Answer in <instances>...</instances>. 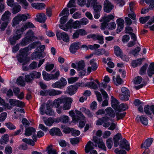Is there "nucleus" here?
I'll list each match as a JSON object with an SVG mask.
<instances>
[{
    "instance_id": "f257e3e1",
    "label": "nucleus",
    "mask_w": 154,
    "mask_h": 154,
    "mask_svg": "<svg viewBox=\"0 0 154 154\" xmlns=\"http://www.w3.org/2000/svg\"><path fill=\"white\" fill-rule=\"evenodd\" d=\"M111 98L112 99V106L116 111L120 112L128 109V106L126 104L122 103L119 105L118 101L113 96H111Z\"/></svg>"
},
{
    "instance_id": "f03ea898",
    "label": "nucleus",
    "mask_w": 154,
    "mask_h": 154,
    "mask_svg": "<svg viewBox=\"0 0 154 154\" xmlns=\"http://www.w3.org/2000/svg\"><path fill=\"white\" fill-rule=\"evenodd\" d=\"M27 19V17L25 14H19L16 16L13 19L12 24L13 26L18 24L21 21H24Z\"/></svg>"
},
{
    "instance_id": "7ed1b4c3",
    "label": "nucleus",
    "mask_w": 154,
    "mask_h": 154,
    "mask_svg": "<svg viewBox=\"0 0 154 154\" xmlns=\"http://www.w3.org/2000/svg\"><path fill=\"white\" fill-rule=\"evenodd\" d=\"M67 84V82L66 79L63 77H61L59 81L53 83L51 86L53 88L62 89L66 86Z\"/></svg>"
},
{
    "instance_id": "20e7f679",
    "label": "nucleus",
    "mask_w": 154,
    "mask_h": 154,
    "mask_svg": "<svg viewBox=\"0 0 154 154\" xmlns=\"http://www.w3.org/2000/svg\"><path fill=\"white\" fill-rule=\"evenodd\" d=\"M109 120V117L105 116L99 119L96 122V124L97 125H103V126L105 128L108 127L110 125V123L108 121Z\"/></svg>"
},
{
    "instance_id": "39448f33",
    "label": "nucleus",
    "mask_w": 154,
    "mask_h": 154,
    "mask_svg": "<svg viewBox=\"0 0 154 154\" xmlns=\"http://www.w3.org/2000/svg\"><path fill=\"white\" fill-rule=\"evenodd\" d=\"M56 35L58 40H60L62 39L66 42L69 41V36L66 32H61L60 31H57Z\"/></svg>"
},
{
    "instance_id": "423d86ee",
    "label": "nucleus",
    "mask_w": 154,
    "mask_h": 154,
    "mask_svg": "<svg viewBox=\"0 0 154 154\" xmlns=\"http://www.w3.org/2000/svg\"><path fill=\"white\" fill-rule=\"evenodd\" d=\"M87 38L88 39L92 38L94 40H97L99 41V42L101 44L104 43L103 36L98 34H89L87 36Z\"/></svg>"
},
{
    "instance_id": "0eeeda50",
    "label": "nucleus",
    "mask_w": 154,
    "mask_h": 154,
    "mask_svg": "<svg viewBox=\"0 0 154 154\" xmlns=\"http://www.w3.org/2000/svg\"><path fill=\"white\" fill-rule=\"evenodd\" d=\"M21 36V34L20 32V30H17L15 34L13 36H11L9 40L10 44L13 45L16 42V41L20 38Z\"/></svg>"
},
{
    "instance_id": "6e6552de",
    "label": "nucleus",
    "mask_w": 154,
    "mask_h": 154,
    "mask_svg": "<svg viewBox=\"0 0 154 154\" xmlns=\"http://www.w3.org/2000/svg\"><path fill=\"white\" fill-rule=\"evenodd\" d=\"M10 105L12 106H17L18 107H23L25 106L24 103L21 101L14 99H11L9 100Z\"/></svg>"
},
{
    "instance_id": "1a4fd4ad",
    "label": "nucleus",
    "mask_w": 154,
    "mask_h": 154,
    "mask_svg": "<svg viewBox=\"0 0 154 154\" xmlns=\"http://www.w3.org/2000/svg\"><path fill=\"white\" fill-rule=\"evenodd\" d=\"M65 101L63 103H64L63 109L64 110H68L71 107V104L72 102V99L70 97H65Z\"/></svg>"
},
{
    "instance_id": "9d476101",
    "label": "nucleus",
    "mask_w": 154,
    "mask_h": 154,
    "mask_svg": "<svg viewBox=\"0 0 154 154\" xmlns=\"http://www.w3.org/2000/svg\"><path fill=\"white\" fill-rule=\"evenodd\" d=\"M80 45V43L78 42H75L72 43L69 48L70 52L72 54L75 53L79 49Z\"/></svg>"
},
{
    "instance_id": "9b49d317",
    "label": "nucleus",
    "mask_w": 154,
    "mask_h": 154,
    "mask_svg": "<svg viewBox=\"0 0 154 154\" xmlns=\"http://www.w3.org/2000/svg\"><path fill=\"white\" fill-rule=\"evenodd\" d=\"M93 140L95 143L98 144V146L99 148L104 150L106 151V148L105 145L101 139H98L96 137H94Z\"/></svg>"
},
{
    "instance_id": "f8f14e48",
    "label": "nucleus",
    "mask_w": 154,
    "mask_h": 154,
    "mask_svg": "<svg viewBox=\"0 0 154 154\" xmlns=\"http://www.w3.org/2000/svg\"><path fill=\"white\" fill-rule=\"evenodd\" d=\"M103 5L104 10L107 13L110 12L113 7L111 3L108 0L105 1Z\"/></svg>"
},
{
    "instance_id": "ddd939ff",
    "label": "nucleus",
    "mask_w": 154,
    "mask_h": 154,
    "mask_svg": "<svg viewBox=\"0 0 154 154\" xmlns=\"http://www.w3.org/2000/svg\"><path fill=\"white\" fill-rule=\"evenodd\" d=\"M119 146L120 148L125 149L127 151H129L130 149L129 144L125 139L120 141Z\"/></svg>"
},
{
    "instance_id": "4468645a",
    "label": "nucleus",
    "mask_w": 154,
    "mask_h": 154,
    "mask_svg": "<svg viewBox=\"0 0 154 154\" xmlns=\"http://www.w3.org/2000/svg\"><path fill=\"white\" fill-rule=\"evenodd\" d=\"M36 17L35 20L41 23H44L47 18L46 15L43 13H38L36 16Z\"/></svg>"
},
{
    "instance_id": "2eb2a0df",
    "label": "nucleus",
    "mask_w": 154,
    "mask_h": 154,
    "mask_svg": "<svg viewBox=\"0 0 154 154\" xmlns=\"http://www.w3.org/2000/svg\"><path fill=\"white\" fill-rule=\"evenodd\" d=\"M114 18V16L112 14L108 15L105 18V20L101 23V29H104L105 26L107 25V23Z\"/></svg>"
},
{
    "instance_id": "dca6fc26",
    "label": "nucleus",
    "mask_w": 154,
    "mask_h": 154,
    "mask_svg": "<svg viewBox=\"0 0 154 154\" xmlns=\"http://www.w3.org/2000/svg\"><path fill=\"white\" fill-rule=\"evenodd\" d=\"M116 22L118 26L116 30L117 32H121L123 29L124 23V21L123 19L121 18H119L117 20Z\"/></svg>"
},
{
    "instance_id": "f3484780",
    "label": "nucleus",
    "mask_w": 154,
    "mask_h": 154,
    "mask_svg": "<svg viewBox=\"0 0 154 154\" xmlns=\"http://www.w3.org/2000/svg\"><path fill=\"white\" fill-rule=\"evenodd\" d=\"M48 95L53 96L58 95L62 93V91L59 90H57L54 89L48 90Z\"/></svg>"
},
{
    "instance_id": "a211bd4d",
    "label": "nucleus",
    "mask_w": 154,
    "mask_h": 154,
    "mask_svg": "<svg viewBox=\"0 0 154 154\" xmlns=\"http://www.w3.org/2000/svg\"><path fill=\"white\" fill-rule=\"evenodd\" d=\"M153 139L152 138L147 139L141 145V148H147L151 146L153 141Z\"/></svg>"
},
{
    "instance_id": "6ab92c4d",
    "label": "nucleus",
    "mask_w": 154,
    "mask_h": 154,
    "mask_svg": "<svg viewBox=\"0 0 154 154\" xmlns=\"http://www.w3.org/2000/svg\"><path fill=\"white\" fill-rule=\"evenodd\" d=\"M49 133L52 136L56 135L60 136L62 134L60 129L57 128H54L51 129L49 131Z\"/></svg>"
},
{
    "instance_id": "aec40b11",
    "label": "nucleus",
    "mask_w": 154,
    "mask_h": 154,
    "mask_svg": "<svg viewBox=\"0 0 154 154\" xmlns=\"http://www.w3.org/2000/svg\"><path fill=\"white\" fill-rule=\"evenodd\" d=\"M122 138V136L120 133H118L114 136L113 140L115 146L117 147L118 146L119 144V141Z\"/></svg>"
},
{
    "instance_id": "412c9836",
    "label": "nucleus",
    "mask_w": 154,
    "mask_h": 154,
    "mask_svg": "<svg viewBox=\"0 0 154 154\" xmlns=\"http://www.w3.org/2000/svg\"><path fill=\"white\" fill-rule=\"evenodd\" d=\"M26 37L32 41H34L35 39H38V37H35L34 35V33L31 30H29L27 32Z\"/></svg>"
},
{
    "instance_id": "4be33fe9",
    "label": "nucleus",
    "mask_w": 154,
    "mask_h": 154,
    "mask_svg": "<svg viewBox=\"0 0 154 154\" xmlns=\"http://www.w3.org/2000/svg\"><path fill=\"white\" fill-rule=\"evenodd\" d=\"M65 97L64 98H59L55 100L53 102L54 106L56 108H58L60 104L63 103L65 101Z\"/></svg>"
},
{
    "instance_id": "5701e85b",
    "label": "nucleus",
    "mask_w": 154,
    "mask_h": 154,
    "mask_svg": "<svg viewBox=\"0 0 154 154\" xmlns=\"http://www.w3.org/2000/svg\"><path fill=\"white\" fill-rule=\"evenodd\" d=\"M34 27V25L32 23L28 22L25 23L21 28L20 30L21 32H23L28 28H32Z\"/></svg>"
},
{
    "instance_id": "b1692460",
    "label": "nucleus",
    "mask_w": 154,
    "mask_h": 154,
    "mask_svg": "<svg viewBox=\"0 0 154 154\" xmlns=\"http://www.w3.org/2000/svg\"><path fill=\"white\" fill-rule=\"evenodd\" d=\"M36 131L35 128L33 127H29L26 129L24 134L27 136H29L34 134Z\"/></svg>"
},
{
    "instance_id": "393cba45",
    "label": "nucleus",
    "mask_w": 154,
    "mask_h": 154,
    "mask_svg": "<svg viewBox=\"0 0 154 154\" xmlns=\"http://www.w3.org/2000/svg\"><path fill=\"white\" fill-rule=\"evenodd\" d=\"M31 5L33 8L40 10L44 9L45 6V4L43 3H32Z\"/></svg>"
},
{
    "instance_id": "a878e982",
    "label": "nucleus",
    "mask_w": 154,
    "mask_h": 154,
    "mask_svg": "<svg viewBox=\"0 0 154 154\" xmlns=\"http://www.w3.org/2000/svg\"><path fill=\"white\" fill-rule=\"evenodd\" d=\"M147 74L150 77H151L154 74V63H152L149 65L147 70Z\"/></svg>"
},
{
    "instance_id": "bb28decb",
    "label": "nucleus",
    "mask_w": 154,
    "mask_h": 154,
    "mask_svg": "<svg viewBox=\"0 0 154 154\" xmlns=\"http://www.w3.org/2000/svg\"><path fill=\"white\" fill-rule=\"evenodd\" d=\"M94 144L91 141L88 142L85 148V152L87 153L89 152L91 150L94 149Z\"/></svg>"
},
{
    "instance_id": "cd10ccee",
    "label": "nucleus",
    "mask_w": 154,
    "mask_h": 154,
    "mask_svg": "<svg viewBox=\"0 0 154 154\" xmlns=\"http://www.w3.org/2000/svg\"><path fill=\"white\" fill-rule=\"evenodd\" d=\"M68 88L67 92L70 95L75 94L77 90L76 87L72 85L69 86Z\"/></svg>"
},
{
    "instance_id": "c85d7f7f",
    "label": "nucleus",
    "mask_w": 154,
    "mask_h": 154,
    "mask_svg": "<svg viewBox=\"0 0 154 154\" xmlns=\"http://www.w3.org/2000/svg\"><path fill=\"white\" fill-rule=\"evenodd\" d=\"M46 151L47 152V154H57L56 149L53 148L52 145L48 146L47 148Z\"/></svg>"
},
{
    "instance_id": "c756f323",
    "label": "nucleus",
    "mask_w": 154,
    "mask_h": 154,
    "mask_svg": "<svg viewBox=\"0 0 154 154\" xmlns=\"http://www.w3.org/2000/svg\"><path fill=\"white\" fill-rule=\"evenodd\" d=\"M8 134H5L0 139V143L2 144H5L8 141Z\"/></svg>"
},
{
    "instance_id": "7c9ffc66",
    "label": "nucleus",
    "mask_w": 154,
    "mask_h": 154,
    "mask_svg": "<svg viewBox=\"0 0 154 154\" xmlns=\"http://www.w3.org/2000/svg\"><path fill=\"white\" fill-rule=\"evenodd\" d=\"M29 51V48L26 47L23 49H21L20 51V53L19 55L22 56L23 57L26 58L27 56V53Z\"/></svg>"
},
{
    "instance_id": "2f4dec72",
    "label": "nucleus",
    "mask_w": 154,
    "mask_h": 154,
    "mask_svg": "<svg viewBox=\"0 0 154 154\" xmlns=\"http://www.w3.org/2000/svg\"><path fill=\"white\" fill-rule=\"evenodd\" d=\"M105 110L107 113L111 117L114 118L115 117V112L112 108L108 107Z\"/></svg>"
},
{
    "instance_id": "473e14b6",
    "label": "nucleus",
    "mask_w": 154,
    "mask_h": 154,
    "mask_svg": "<svg viewBox=\"0 0 154 154\" xmlns=\"http://www.w3.org/2000/svg\"><path fill=\"white\" fill-rule=\"evenodd\" d=\"M91 7H92L93 8L94 12H100L102 8L101 5L98 3L93 5Z\"/></svg>"
},
{
    "instance_id": "72a5a7b5",
    "label": "nucleus",
    "mask_w": 154,
    "mask_h": 154,
    "mask_svg": "<svg viewBox=\"0 0 154 154\" xmlns=\"http://www.w3.org/2000/svg\"><path fill=\"white\" fill-rule=\"evenodd\" d=\"M13 7L12 13L14 14H16L18 13L21 10V7L17 3Z\"/></svg>"
},
{
    "instance_id": "f704fd0d",
    "label": "nucleus",
    "mask_w": 154,
    "mask_h": 154,
    "mask_svg": "<svg viewBox=\"0 0 154 154\" xmlns=\"http://www.w3.org/2000/svg\"><path fill=\"white\" fill-rule=\"evenodd\" d=\"M114 48L115 54L117 56H120L122 55V51L119 46H115L114 47Z\"/></svg>"
},
{
    "instance_id": "c9c22d12",
    "label": "nucleus",
    "mask_w": 154,
    "mask_h": 154,
    "mask_svg": "<svg viewBox=\"0 0 154 154\" xmlns=\"http://www.w3.org/2000/svg\"><path fill=\"white\" fill-rule=\"evenodd\" d=\"M86 85L94 89H97L98 85L96 84L93 82H87Z\"/></svg>"
},
{
    "instance_id": "e433bc0d",
    "label": "nucleus",
    "mask_w": 154,
    "mask_h": 154,
    "mask_svg": "<svg viewBox=\"0 0 154 154\" xmlns=\"http://www.w3.org/2000/svg\"><path fill=\"white\" fill-rule=\"evenodd\" d=\"M107 23V25H106L105 26L104 29L106 28H107L109 29L112 30L115 29L116 27V24L114 22H111L109 23Z\"/></svg>"
},
{
    "instance_id": "4c0bfd02",
    "label": "nucleus",
    "mask_w": 154,
    "mask_h": 154,
    "mask_svg": "<svg viewBox=\"0 0 154 154\" xmlns=\"http://www.w3.org/2000/svg\"><path fill=\"white\" fill-rule=\"evenodd\" d=\"M17 83L18 85L22 86H24L25 85L23 77L22 76H20L17 79Z\"/></svg>"
},
{
    "instance_id": "58836bf2",
    "label": "nucleus",
    "mask_w": 154,
    "mask_h": 154,
    "mask_svg": "<svg viewBox=\"0 0 154 154\" xmlns=\"http://www.w3.org/2000/svg\"><path fill=\"white\" fill-rule=\"evenodd\" d=\"M95 60L93 59L90 60V63L91 65V68L93 71L96 70L98 66L97 64L95 63Z\"/></svg>"
},
{
    "instance_id": "ea45409f",
    "label": "nucleus",
    "mask_w": 154,
    "mask_h": 154,
    "mask_svg": "<svg viewBox=\"0 0 154 154\" xmlns=\"http://www.w3.org/2000/svg\"><path fill=\"white\" fill-rule=\"evenodd\" d=\"M59 119L60 122L66 123L68 122L69 118L67 116L63 115L59 118Z\"/></svg>"
},
{
    "instance_id": "a19ab883",
    "label": "nucleus",
    "mask_w": 154,
    "mask_h": 154,
    "mask_svg": "<svg viewBox=\"0 0 154 154\" xmlns=\"http://www.w3.org/2000/svg\"><path fill=\"white\" fill-rule=\"evenodd\" d=\"M85 66V63L83 60L79 61L78 63V70L79 71L83 70Z\"/></svg>"
},
{
    "instance_id": "79ce46f5",
    "label": "nucleus",
    "mask_w": 154,
    "mask_h": 154,
    "mask_svg": "<svg viewBox=\"0 0 154 154\" xmlns=\"http://www.w3.org/2000/svg\"><path fill=\"white\" fill-rule=\"evenodd\" d=\"M22 141L23 142H24L29 145L33 146L35 144V143L34 141L31 139L25 138L23 139H22Z\"/></svg>"
},
{
    "instance_id": "37998d69",
    "label": "nucleus",
    "mask_w": 154,
    "mask_h": 154,
    "mask_svg": "<svg viewBox=\"0 0 154 154\" xmlns=\"http://www.w3.org/2000/svg\"><path fill=\"white\" fill-rule=\"evenodd\" d=\"M60 74L59 71H57L54 74H51V80H57L60 75Z\"/></svg>"
},
{
    "instance_id": "c03bdc74",
    "label": "nucleus",
    "mask_w": 154,
    "mask_h": 154,
    "mask_svg": "<svg viewBox=\"0 0 154 154\" xmlns=\"http://www.w3.org/2000/svg\"><path fill=\"white\" fill-rule=\"evenodd\" d=\"M25 81L27 82L31 83L32 82L33 79L31 73L29 74L25 75Z\"/></svg>"
},
{
    "instance_id": "a18cd8bd",
    "label": "nucleus",
    "mask_w": 154,
    "mask_h": 154,
    "mask_svg": "<svg viewBox=\"0 0 154 154\" xmlns=\"http://www.w3.org/2000/svg\"><path fill=\"white\" fill-rule=\"evenodd\" d=\"M97 3V0H87L86 5L87 7H91Z\"/></svg>"
},
{
    "instance_id": "49530a36",
    "label": "nucleus",
    "mask_w": 154,
    "mask_h": 154,
    "mask_svg": "<svg viewBox=\"0 0 154 154\" xmlns=\"http://www.w3.org/2000/svg\"><path fill=\"white\" fill-rule=\"evenodd\" d=\"M141 123L144 125H146L148 124V120L143 116H141L139 117Z\"/></svg>"
},
{
    "instance_id": "de8ad7c7",
    "label": "nucleus",
    "mask_w": 154,
    "mask_h": 154,
    "mask_svg": "<svg viewBox=\"0 0 154 154\" xmlns=\"http://www.w3.org/2000/svg\"><path fill=\"white\" fill-rule=\"evenodd\" d=\"M130 96L120 94L119 95V97L120 100L124 101L128 100H129V97Z\"/></svg>"
},
{
    "instance_id": "09e8293b",
    "label": "nucleus",
    "mask_w": 154,
    "mask_h": 154,
    "mask_svg": "<svg viewBox=\"0 0 154 154\" xmlns=\"http://www.w3.org/2000/svg\"><path fill=\"white\" fill-rule=\"evenodd\" d=\"M44 122L47 125L50 126L54 123V121L52 119L50 118L44 120Z\"/></svg>"
},
{
    "instance_id": "8fccbe9b",
    "label": "nucleus",
    "mask_w": 154,
    "mask_h": 154,
    "mask_svg": "<svg viewBox=\"0 0 154 154\" xmlns=\"http://www.w3.org/2000/svg\"><path fill=\"white\" fill-rule=\"evenodd\" d=\"M105 52V50L104 49H99L96 50L94 53V54L99 56L102 55Z\"/></svg>"
},
{
    "instance_id": "3c124183",
    "label": "nucleus",
    "mask_w": 154,
    "mask_h": 154,
    "mask_svg": "<svg viewBox=\"0 0 154 154\" xmlns=\"http://www.w3.org/2000/svg\"><path fill=\"white\" fill-rule=\"evenodd\" d=\"M42 75L43 79L49 81L51 80V74H48L45 71H43Z\"/></svg>"
},
{
    "instance_id": "603ef678",
    "label": "nucleus",
    "mask_w": 154,
    "mask_h": 154,
    "mask_svg": "<svg viewBox=\"0 0 154 154\" xmlns=\"http://www.w3.org/2000/svg\"><path fill=\"white\" fill-rule=\"evenodd\" d=\"M38 44L41 45V43L39 41H37L32 43L30 44L27 47L29 49V50H31L32 49L35 48L37 46V45Z\"/></svg>"
},
{
    "instance_id": "864d4df0",
    "label": "nucleus",
    "mask_w": 154,
    "mask_h": 154,
    "mask_svg": "<svg viewBox=\"0 0 154 154\" xmlns=\"http://www.w3.org/2000/svg\"><path fill=\"white\" fill-rule=\"evenodd\" d=\"M31 41H32L31 40L26 37L25 38L22 39L20 44L21 45L24 46L27 45Z\"/></svg>"
},
{
    "instance_id": "5fc2aeb1",
    "label": "nucleus",
    "mask_w": 154,
    "mask_h": 154,
    "mask_svg": "<svg viewBox=\"0 0 154 154\" xmlns=\"http://www.w3.org/2000/svg\"><path fill=\"white\" fill-rule=\"evenodd\" d=\"M145 2L147 4L149 5L150 9H154V0H144Z\"/></svg>"
},
{
    "instance_id": "6e6d98bb",
    "label": "nucleus",
    "mask_w": 154,
    "mask_h": 154,
    "mask_svg": "<svg viewBox=\"0 0 154 154\" xmlns=\"http://www.w3.org/2000/svg\"><path fill=\"white\" fill-rule=\"evenodd\" d=\"M17 1L19 2L20 4H23V7L24 9H26L27 6L29 5V4L26 0H17Z\"/></svg>"
},
{
    "instance_id": "4d7b16f0",
    "label": "nucleus",
    "mask_w": 154,
    "mask_h": 154,
    "mask_svg": "<svg viewBox=\"0 0 154 154\" xmlns=\"http://www.w3.org/2000/svg\"><path fill=\"white\" fill-rule=\"evenodd\" d=\"M150 18V16H148L145 17H141L140 18L139 20L141 23L144 24L147 22Z\"/></svg>"
},
{
    "instance_id": "13d9d810",
    "label": "nucleus",
    "mask_w": 154,
    "mask_h": 154,
    "mask_svg": "<svg viewBox=\"0 0 154 154\" xmlns=\"http://www.w3.org/2000/svg\"><path fill=\"white\" fill-rule=\"evenodd\" d=\"M11 14L9 11H6L4 14L2 16V20H5L8 19Z\"/></svg>"
},
{
    "instance_id": "bf43d9fd",
    "label": "nucleus",
    "mask_w": 154,
    "mask_h": 154,
    "mask_svg": "<svg viewBox=\"0 0 154 154\" xmlns=\"http://www.w3.org/2000/svg\"><path fill=\"white\" fill-rule=\"evenodd\" d=\"M106 145L109 149H111L113 144L112 139L110 138L106 140Z\"/></svg>"
},
{
    "instance_id": "052dcab7",
    "label": "nucleus",
    "mask_w": 154,
    "mask_h": 154,
    "mask_svg": "<svg viewBox=\"0 0 154 154\" xmlns=\"http://www.w3.org/2000/svg\"><path fill=\"white\" fill-rule=\"evenodd\" d=\"M142 78L140 76L136 77L134 80V83L135 84H139L141 83L142 80Z\"/></svg>"
},
{
    "instance_id": "680f3d73",
    "label": "nucleus",
    "mask_w": 154,
    "mask_h": 154,
    "mask_svg": "<svg viewBox=\"0 0 154 154\" xmlns=\"http://www.w3.org/2000/svg\"><path fill=\"white\" fill-rule=\"evenodd\" d=\"M148 66V64L145 63L144 65L142 66L140 70V75H143L145 73L146 69Z\"/></svg>"
},
{
    "instance_id": "e2e57ef3",
    "label": "nucleus",
    "mask_w": 154,
    "mask_h": 154,
    "mask_svg": "<svg viewBox=\"0 0 154 154\" xmlns=\"http://www.w3.org/2000/svg\"><path fill=\"white\" fill-rule=\"evenodd\" d=\"M45 113L47 115L53 116L54 114V112L49 107H47L45 111Z\"/></svg>"
},
{
    "instance_id": "0e129e2a",
    "label": "nucleus",
    "mask_w": 154,
    "mask_h": 154,
    "mask_svg": "<svg viewBox=\"0 0 154 154\" xmlns=\"http://www.w3.org/2000/svg\"><path fill=\"white\" fill-rule=\"evenodd\" d=\"M30 73L33 79H38L40 77L41 74L39 72L35 71Z\"/></svg>"
},
{
    "instance_id": "69168bd1",
    "label": "nucleus",
    "mask_w": 154,
    "mask_h": 154,
    "mask_svg": "<svg viewBox=\"0 0 154 154\" xmlns=\"http://www.w3.org/2000/svg\"><path fill=\"white\" fill-rule=\"evenodd\" d=\"M113 80L115 81L116 80L117 83L119 85L121 84L123 82L122 79L120 77L119 75H117L116 78H115V76H113Z\"/></svg>"
},
{
    "instance_id": "338daca9",
    "label": "nucleus",
    "mask_w": 154,
    "mask_h": 154,
    "mask_svg": "<svg viewBox=\"0 0 154 154\" xmlns=\"http://www.w3.org/2000/svg\"><path fill=\"white\" fill-rule=\"evenodd\" d=\"M69 10L68 8H65L64 9L62 12L60 14L59 16H61L64 14H66V16L67 17L69 15Z\"/></svg>"
},
{
    "instance_id": "774afa93",
    "label": "nucleus",
    "mask_w": 154,
    "mask_h": 154,
    "mask_svg": "<svg viewBox=\"0 0 154 154\" xmlns=\"http://www.w3.org/2000/svg\"><path fill=\"white\" fill-rule=\"evenodd\" d=\"M114 152L116 154H126V152L124 150L119 149L118 148L116 149Z\"/></svg>"
}]
</instances>
